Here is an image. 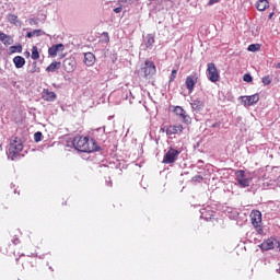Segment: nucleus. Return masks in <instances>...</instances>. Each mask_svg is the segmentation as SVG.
Wrapping results in <instances>:
<instances>
[{
  "instance_id": "obj_1",
  "label": "nucleus",
  "mask_w": 280,
  "mask_h": 280,
  "mask_svg": "<svg viewBox=\"0 0 280 280\" xmlns=\"http://www.w3.org/2000/svg\"><path fill=\"white\" fill-rule=\"evenodd\" d=\"M21 152H23V141L19 137H12L7 150L8 159L16 161V159H21Z\"/></svg>"
},
{
  "instance_id": "obj_2",
  "label": "nucleus",
  "mask_w": 280,
  "mask_h": 280,
  "mask_svg": "<svg viewBox=\"0 0 280 280\" xmlns=\"http://www.w3.org/2000/svg\"><path fill=\"white\" fill-rule=\"evenodd\" d=\"M72 145L78 150L79 152H95V142L93 140H89L88 137L77 136L74 137L72 141Z\"/></svg>"
},
{
  "instance_id": "obj_3",
  "label": "nucleus",
  "mask_w": 280,
  "mask_h": 280,
  "mask_svg": "<svg viewBox=\"0 0 280 280\" xmlns=\"http://www.w3.org/2000/svg\"><path fill=\"white\" fill-rule=\"evenodd\" d=\"M180 154V151L170 148L168 151L164 154L162 163L165 165H172V163H176L178 161V156Z\"/></svg>"
},
{
  "instance_id": "obj_4",
  "label": "nucleus",
  "mask_w": 280,
  "mask_h": 280,
  "mask_svg": "<svg viewBox=\"0 0 280 280\" xmlns=\"http://www.w3.org/2000/svg\"><path fill=\"white\" fill-rule=\"evenodd\" d=\"M207 78L210 82H218L220 80V73L218 72V68H215V63H208Z\"/></svg>"
},
{
  "instance_id": "obj_5",
  "label": "nucleus",
  "mask_w": 280,
  "mask_h": 280,
  "mask_svg": "<svg viewBox=\"0 0 280 280\" xmlns=\"http://www.w3.org/2000/svg\"><path fill=\"white\" fill-rule=\"evenodd\" d=\"M142 71L144 73V78H152V75L156 73V66L154 65V61L145 60Z\"/></svg>"
},
{
  "instance_id": "obj_6",
  "label": "nucleus",
  "mask_w": 280,
  "mask_h": 280,
  "mask_svg": "<svg viewBox=\"0 0 280 280\" xmlns=\"http://www.w3.org/2000/svg\"><path fill=\"white\" fill-rule=\"evenodd\" d=\"M236 180L238 185L243 188L250 187V178L246 177V172L237 171L236 172Z\"/></svg>"
},
{
  "instance_id": "obj_7",
  "label": "nucleus",
  "mask_w": 280,
  "mask_h": 280,
  "mask_svg": "<svg viewBox=\"0 0 280 280\" xmlns=\"http://www.w3.org/2000/svg\"><path fill=\"white\" fill-rule=\"evenodd\" d=\"M252 224L255 229H261V211L253 210L250 213Z\"/></svg>"
},
{
  "instance_id": "obj_8",
  "label": "nucleus",
  "mask_w": 280,
  "mask_h": 280,
  "mask_svg": "<svg viewBox=\"0 0 280 280\" xmlns=\"http://www.w3.org/2000/svg\"><path fill=\"white\" fill-rule=\"evenodd\" d=\"M198 83V75L191 74L186 78V89L188 93H194V86Z\"/></svg>"
},
{
  "instance_id": "obj_9",
  "label": "nucleus",
  "mask_w": 280,
  "mask_h": 280,
  "mask_svg": "<svg viewBox=\"0 0 280 280\" xmlns=\"http://www.w3.org/2000/svg\"><path fill=\"white\" fill-rule=\"evenodd\" d=\"M257 102H259V94L242 97V103L244 104V106H253L257 104Z\"/></svg>"
},
{
  "instance_id": "obj_10",
  "label": "nucleus",
  "mask_w": 280,
  "mask_h": 280,
  "mask_svg": "<svg viewBox=\"0 0 280 280\" xmlns=\"http://www.w3.org/2000/svg\"><path fill=\"white\" fill-rule=\"evenodd\" d=\"M154 34H148L143 37L142 47H144V49H152V47H154Z\"/></svg>"
},
{
  "instance_id": "obj_11",
  "label": "nucleus",
  "mask_w": 280,
  "mask_h": 280,
  "mask_svg": "<svg viewBox=\"0 0 280 280\" xmlns=\"http://www.w3.org/2000/svg\"><path fill=\"white\" fill-rule=\"evenodd\" d=\"M190 106L192 110H195L196 113H200V110H203L205 108V101L200 98L192 100Z\"/></svg>"
},
{
  "instance_id": "obj_12",
  "label": "nucleus",
  "mask_w": 280,
  "mask_h": 280,
  "mask_svg": "<svg viewBox=\"0 0 280 280\" xmlns=\"http://www.w3.org/2000/svg\"><path fill=\"white\" fill-rule=\"evenodd\" d=\"M276 244L277 241L275 238H268L267 241L262 242L259 247L261 250H272Z\"/></svg>"
},
{
  "instance_id": "obj_13",
  "label": "nucleus",
  "mask_w": 280,
  "mask_h": 280,
  "mask_svg": "<svg viewBox=\"0 0 280 280\" xmlns=\"http://www.w3.org/2000/svg\"><path fill=\"white\" fill-rule=\"evenodd\" d=\"M58 51H65V45L63 44L54 45L52 47H50L48 49V54L52 58H55V56H58Z\"/></svg>"
},
{
  "instance_id": "obj_14",
  "label": "nucleus",
  "mask_w": 280,
  "mask_h": 280,
  "mask_svg": "<svg viewBox=\"0 0 280 280\" xmlns=\"http://www.w3.org/2000/svg\"><path fill=\"white\" fill-rule=\"evenodd\" d=\"M62 65L67 73H71L75 69V61L73 59H65Z\"/></svg>"
},
{
  "instance_id": "obj_15",
  "label": "nucleus",
  "mask_w": 280,
  "mask_h": 280,
  "mask_svg": "<svg viewBox=\"0 0 280 280\" xmlns=\"http://www.w3.org/2000/svg\"><path fill=\"white\" fill-rule=\"evenodd\" d=\"M183 130H184L183 125H173L166 129V135H170V136L179 135V132H183Z\"/></svg>"
},
{
  "instance_id": "obj_16",
  "label": "nucleus",
  "mask_w": 280,
  "mask_h": 280,
  "mask_svg": "<svg viewBox=\"0 0 280 280\" xmlns=\"http://www.w3.org/2000/svg\"><path fill=\"white\" fill-rule=\"evenodd\" d=\"M43 100L46 102H56V92L45 89L42 93Z\"/></svg>"
},
{
  "instance_id": "obj_17",
  "label": "nucleus",
  "mask_w": 280,
  "mask_h": 280,
  "mask_svg": "<svg viewBox=\"0 0 280 280\" xmlns=\"http://www.w3.org/2000/svg\"><path fill=\"white\" fill-rule=\"evenodd\" d=\"M200 218L202 220H206L207 222H209V220H212L213 219V211L209 208H203L200 210Z\"/></svg>"
},
{
  "instance_id": "obj_18",
  "label": "nucleus",
  "mask_w": 280,
  "mask_h": 280,
  "mask_svg": "<svg viewBox=\"0 0 280 280\" xmlns=\"http://www.w3.org/2000/svg\"><path fill=\"white\" fill-rule=\"evenodd\" d=\"M0 42L3 43V45H13L14 38L3 32H0Z\"/></svg>"
},
{
  "instance_id": "obj_19",
  "label": "nucleus",
  "mask_w": 280,
  "mask_h": 280,
  "mask_svg": "<svg viewBox=\"0 0 280 280\" xmlns=\"http://www.w3.org/2000/svg\"><path fill=\"white\" fill-rule=\"evenodd\" d=\"M84 63L86 65V67H93V65H95V55L93 52H85Z\"/></svg>"
},
{
  "instance_id": "obj_20",
  "label": "nucleus",
  "mask_w": 280,
  "mask_h": 280,
  "mask_svg": "<svg viewBox=\"0 0 280 280\" xmlns=\"http://www.w3.org/2000/svg\"><path fill=\"white\" fill-rule=\"evenodd\" d=\"M268 8H270V2H268V0H258L256 2V9L259 12H264L265 10H268Z\"/></svg>"
},
{
  "instance_id": "obj_21",
  "label": "nucleus",
  "mask_w": 280,
  "mask_h": 280,
  "mask_svg": "<svg viewBox=\"0 0 280 280\" xmlns=\"http://www.w3.org/2000/svg\"><path fill=\"white\" fill-rule=\"evenodd\" d=\"M13 63L15 65V69H23V67H25V58L22 56H15L13 58Z\"/></svg>"
},
{
  "instance_id": "obj_22",
  "label": "nucleus",
  "mask_w": 280,
  "mask_h": 280,
  "mask_svg": "<svg viewBox=\"0 0 280 280\" xmlns=\"http://www.w3.org/2000/svg\"><path fill=\"white\" fill-rule=\"evenodd\" d=\"M7 21L11 23V25H16V26L21 25V21H19V16L12 13H9L7 15Z\"/></svg>"
},
{
  "instance_id": "obj_23",
  "label": "nucleus",
  "mask_w": 280,
  "mask_h": 280,
  "mask_svg": "<svg viewBox=\"0 0 280 280\" xmlns=\"http://www.w3.org/2000/svg\"><path fill=\"white\" fill-rule=\"evenodd\" d=\"M61 65L62 63L58 61H54L46 68V71L54 73L55 71H58V69H60Z\"/></svg>"
},
{
  "instance_id": "obj_24",
  "label": "nucleus",
  "mask_w": 280,
  "mask_h": 280,
  "mask_svg": "<svg viewBox=\"0 0 280 280\" xmlns=\"http://www.w3.org/2000/svg\"><path fill=\"white\" fill-rule=\"evenodd\" d=\"M34 36H45L43 30H34L26 34V38H34Z\"/></svg>"
},
{
  "instance_id": "obj_25",
  "label": "nucleus",
  "mask_w": 280,
  "mask_h": 280,
  "mask_svg": "<svg viewBox=\"0 0 280 280\" xmlns=\"http://www.w3.org/2000/svg\"><path fill=\"white\" fill-rule=\"evenodd\" d=\"M9 50H10V54H21L23 51V46L21 44L16 46H11Z\"/></svg>"
},
{
  "instance_id": "obj_26",
  "label": "nucleus",
  "mask_w": 280,
  "mask_h": 280,
  "mask_svg": "<svg viewBox=\"0 0 280 280\" xmlns=\"http://www.w3.org/2000/svg\"><path fill=\"white\" fill-rule=\"evenodd\" d=\"M31 58L32 60H38V58H40V54L38 52V47L33 46Z\"/></svg>"
},
{
  "instance_id": "obj_27",
  "label": "nucleus",
  "mask_w": 280,
  "mask_h": 280,
  "mask_svg": "<svg viewBox=\"0 0 280 280\" xmlns=\"http://www.w3.org/2000/svg\"><path fill=\"white\" fill-rule=\"evenodd\" d=\"M174 113H175V115H177V117H182L187 112H185V109L182 106H176L174 108Z\"/></svg>"
},
{
  "instance_id": "obj_28",
  "label": "nucleus",
  "mask_w": 280,
  "mask_h": 280,
  "mask_svg": "<svg viewBox=\"0 0 280 280\" xmlns=\"http://www.w3.org/2000/svg\"><path fill=\"white\" fill-rule=\"evenodd\" d=\"M183 124H186V126H189L191 124V117L187 115V113L184 114V116L180 117Z\"/></svg>"
},
{
  "instance_id": "obj_29",
  "label": "nucleus",
  "mask_w": 280,
  "mask_h": 280,
  "mask_svg": "<svg viewBox=\"0 0 280 280\" xmlns=\"http://www.w3.org/2000/svg\"><path fill=\"white\" fill-rule=\"evenodd\" d=\"M260 47L259 44H250L247 49L248 51H259Z\"/></svg>"
},
{
  "instance_id": "obj_30",
  "label": "nucleus",
  "mask_w": 280,
  "mask_h": 280,
  "mask_svg": "<svg viewBox=\"0 0 280 280\" xmlns=\"http://www.w3.org/2000/svg\"><path fill=\"white\" fill-rule=\"evenodd\" d=\"M34 141H35L36 143H38L39 141H43V132H40V131L35 132V135H34Z\"/></svg>"
},
{
  "instance_id": "obj_31",
  "label": "nucleus",
  "mask_w": 280,
  "mask_h": 280,
  "mask_svg": "<svg viewBox=\"0 0 280 280\" xmlns=\"http://www.w3.org/2000/svg\"><path fill=\"white\" fill-rule=\"evenodd\" d=\"M261 82H262V84H265V86H268V85H270L272 80L270 79V75H266V77H262Z\"/></svg>"
},
{
  "instance_id": "obj_32",
  "label": "nucleus",
  "mask_w": 280,
  "mask_h": 280,
  "mask_svg": "<svg viewBox=\"0 0 280 280\" xmlns=\"http://www.w3.org/2000/svg\"><path fill=\"white\" fill-rule=\"evenodd\" d=\"M31 73H40V69L37 67L36 61L32 63Z\"/></svg>"
},
{
  "instance_id": "obj_33",
  "label": "nucleus",
  "mask_w": 280,
  "mask_h": 280,
  "mask_svg": "<svg viewBox=\"0 0 280 280\" xmlns=\"http://www.w3.org/2000/svg\"><path fill=\"white\" fill-rule=\"evenodd\" d=\"M178 73L177 70H172L171 77H170V82H174L176 80V74Z\"/></svg>"
},
{
  "instance_id": "obj_34",
  "label": "nucleus",
  "mask_w": 280,
  "mask_h": 280,
  "mask_svg": "<svg viewBox=\"0 0 280 280\" xmlns=\"http://www.w3.org/2000/svg\"><path fill=\"white\" fill-rule=\"evenodd\" d=\"M244 82H253V75L250 74H244L243 77Z\"/></svg>"
},
{
  "instance_id": "obj_35",
  "label": "nucleus",
  "mask_w": 280,
  "mask_h": 280,
  "mask_svg": "<svg viewBox=\"0 0 280 280\" xmlns=\"http://www.w3.org/2000/svg\"><path fill=\"white\" fill-rule=\"evenodd\" d=\"M202 176L201 175H196L192 177V183H201Z\"/></svg>"
},
{
  "instance_id": "obj_36",
  "label": "nucleus",
  "mask_w": 280,
  "mask_h": 280,
  "mask_svg": "<svg viewBox=\"0 0 280 280\" xmlns=\"http://www.w3.org/2000/svg\"><path fill=\"white\" fill-rule=\"evenodd\" d=\"M121 10H124V8L121 5H119L114 9V12H115V14H120Z\"/></svg>"
},
{
  "instance_id": "obj_37",
  "label": "nucleus",
  "mask_w": 280,
  "mask_h": 280,
  "mask_svg": "<svg viewBox=\"0 0 280 280\" xmlns=\"http://www.w3.org/2000/svg\"><path fill=\"white\" fill-rule=\"evenodd\" d=\"M12 244H14V246L21 244V240H19V237L15 236V237L12 240Z\"/></svg>"
},
{
  "instance_id": "obj_38",
  "label": "nucleus",
  "mask_w": 280,
  "mask_h": 280,
  "mask_svg": "<svg viewBox=\"0 0 280 280\" xmlns=\"http://www.w3.org/2000/svg\"><path fill=\"white\" fill-rule=\"evenodd\" d=\"M214 3H220V0H209L208 5H214Z\"/></svg>"
},
{
  "instance_id": "obj_39",
  "label": "nucleus",
  "mask_w": 280,
  "mask_h": 280,
  "mask_svg": "<svg viewBox=\"0 0 280 280\" xmlns=\"http://www.w3.org/2000/svg\"><path fill=\"white\" fill-rule=\"evenodd\" d=\"M220 127V124H218V122H214L213 125H212V128H219Z\"/></svg>"
},
{
  "instance_id": "obj_40",
  "label": "nucleus",
  "mask_w": 280,
  "mask_h": 280,
  "mask_svg": "<svg viewBox=\"0 0 280 280\" xmlns=\"http://www.w3.org/2000/svg\"><path fill=\"white\" fill-rule=\"evenodd\" d=\"M121 3H129L130 0H120Z\"/></svg>"
},
{
  "instance_id": "obj_41",
  "label": "nucleus",
  "mask_w": 280,
  "mask_h": 280,
  "mask_svg": "<svg viewBox=\"0 0 280 280\" xmlns=\"http://www.w3.org/2000/svg\"><path fill=\"white\" fill-rule=\"evenodd\" d=\"M276 69H280V62L276 65Z\"/></svg>"
},
{
  "instance_id": "obj_42",
  "label": "nucleus",
  "mask_w": 280,
  "mask_h": 280,
  "mask_svg": "<svg viewBox=\"0 0 280 280\" xmlns=\"http://www.w3.org/2000/svg\"><path fill=\"white\" fill-rule=\"evenodd\" d=\"M109 187L113 185V182H106Z\"/></svg>"
},
{
  "instance_id": "obj_43",
  "label": "nucleus",
  "mask_w": 280,
  "mask_h": 280,
  "mask_svg": "<svg viewBox=\"0 0 280 280\" xmlns=\"http://www.w3.org/2000/svg\"><path fill=\"white\" fill-rule=\"evenodd\" d=\"M269 19H272V13L269 14Z\"/></svg>"
},
{
  "instance_id": "obj_44",
  "label": "nucleus",
  "mask_w": 280,
  "mask_h": 280,
  "mask_svg": "<svg viewBox=\"0 0 280 280\" xmlns=\"http://www.w3.org/2000/svg\"><path fill=\"white\" fill-rule=\"evenodd\" d=\"M25 54H26V56H30V51H26Z\"/></svg>"
},
{
  "instance_id": "obj_45",
  "label": "nucleus",
  "mask_w": 280,
  "mask_h": 280,
  "mask_svg": "<svg viewBox=\"0 0 280 280\" xmlns=\"http://www.w3.org/2000/svg\"><path fill=\"white\" fill-rule=\"evenodd\" d=\"M32 21H34V20H31V24H32Z\"/></svg>"
},
{
  "instance_id": "obj_46",
  "label": "nucleus",
  "mask_w": 280,
  "mask_h": 280,
  "mask_svg": "<svg viewBox=\"0 0 280 280\" xmlns=\"http://www.w3.org/2000/svg\"><path fill=\"white\" fill-rule=\"evenodd\" d=\"M149 1H154V0H149Z\"/></svg>"
}]
</instances>
